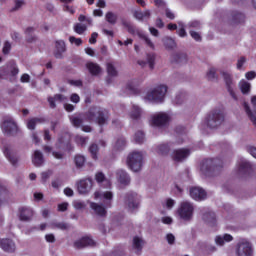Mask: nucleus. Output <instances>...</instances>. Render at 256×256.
Listing matches in <instances>:
<instances>
[{"label": "nucleus", "instance_id": "47", "mask_svg": "<svg viewBox=\"0 0 256 256\" xmlns=\"http://www.w3.org/2000/svg\"><path fill=\"white\" fill-rule=\"evenodd\" d=\"M106 68L109 77H117L118 72L113 63H107Z\"/></svg>", "mask_w": 256, "mask_h": 256}, {"label": "nucleus", "instance_id": "31", "mask_svg": "<svg viewBox=\"0 0 256 256\" xmlns=\"http://www.w3.org/2000/svg\"><path fill=\"white\" fill-rule=\"evenodd\" d=\"M171 147H173V142L167 143V144H160L157 147V153L158 155H161L162 157H165L169 155V151H171Z\"/></svg>", "mask_w": 256, "mask_h": 256}, {"label": "nucleus", "instance_id": "19", "mask_svg": "<svg viewBox=\"0 0 256 256\" xmlns=\"http://www.w3.org/2000/svg\"><path fill=\"white\" fill-rule=\"evenodd\" d=\"M33 215H35V212L33 209L29 207H22L19 208V219L20 221H23L25 223H29V221L33 220Z\"/></svg>", "mask_w": 256, "mask_h": 256}, {"label": "nucleus", "instance_id": "40", "mask_svg": "<svg viewBox=\"0 0 256 256\" xmlns=\"http://www.w3.org/2000/svg\"><path fill=\"white\" fill-rule=\"evenodd\" d=\"M122 25L127 29L128 33H130L131 35H135V33L137 35V33H140L139 30H137V28H135V26H133L131 22L127 20H122Z\"/></svg>", "mask_w": 256, "mask_h": 256}, {"label": "nucleus", "instance_id": "56", "mask_svg": "<svg viewBox=\"0 0 256 256\" xmlns=\"http://www.w3.org/2000/svg\"><path fill=\"white\" fill-rule=\"evenodd\" d=\"M14 3H15V5L12 8V11H19V9H21V7H23V5H25L24 0H15Z\"/></svg>", "mask_w": 256, "mask_h": 256}, {"label": "nucleus", "instance_id": "17", "mask_svg": "<svg viewBox=\"0 0 256 256\" xmlns=\"http://www.w3.org/2000/svg\"><path fill=\"white\" fill-rule=\"evenodd\" d=\"M251 171H253V168L251 167V163L247 160H242L239 165L238 169V175L242 179L245 177H249L251 175Z\"/></svg>", "mask_w": 256, "mask_h": 256}, {"label": "nucleus", "instance_id": "16", "mask_svg": "<svg viewBox=\"0 0 256 256\" xmlns=\"http://www.w3.org/2000/svg\"><path fill=\"white\" fill-rule=\"evenodd\" d=\"M190 197L194 199V201H205V199H207V192L205 189L195 186L190 188Z\"/></svg>", "mask_w": 256, "mask_h": 256}, {"label": "nucleus", "instance_id": "41", "mask_svg": "<svg viewBox=\"0 0 256 256\" xmlns=\"http://www.w3.org/2000/svg\"><path fill=\"white\" fill-rule=\"evenodd\" d=\"M239 87L243 95H248V93L251 91V83L241 80L239 82Z\"/></svg>", "mask_w": 256, "mask_h": 256}, {"label": "nucleus", "instance_id": "58", "mask_svg": "<svg viewBox=\"0 0 256 256\" xmlns=\"http://www.w3.org/2000/svg\"><path fill=\"white\" fill-rule=\"evenodd\" d=\"M70 43H74L77 47L83 45V40L81 38H76L75 36L69 37Z\"/></svg>", "mask_w": 256, "mask_h": 256}, {"label": "nucleus", "instance_id": "37", "mask_svg": "<svg viewBox=\"0 0 256 256\" xmlns=\"http://www.w3.org/2000/svg\"><path fill=\"white\" fill-rule=\"evenodd\" d=\"M174 105H183L187 103V94L180 92L178 93L174 100H173Z\"/></svg>", "mask_w": 256, "mask_h": 256}, {"label": "nucleus", "instance_id": "20", "mask_svg": "<svg viewBox=\"0 0 256 256\" xmlns=\"http://www.w3.org/2000/svg\"><path fill=\"white\" fill-rule=\"evenodd\" d=\"M155 59H157L155 53H148L146 54V60H138L137 63L140 67H147L148 65L149 69L153 70L155 69Z\"/></svg>", "mask_w": 256, "mask_h": 256}, {"label": "nucleus", "instance_id": "14", "mask_svg": "<svg viewBox=\"0 0 256 256\" xmlns=\"http://www.w3.org/2000/svg\"><path fill=\"white\" fill-rule=\"evenodd\" d=\"M189 155H191V150L187 148L176 149L172 152L171 158L175 161V163H183Z\"/></svg>", "mask_w": 256, "mask_h": 256}, {"label": "nucleus", "instance_id": "22", "mask_svg": "<svg viewBox=\"0 0 256 256\" xmlns=\"http://www.w3.org/2000/svg\"><path fill=\"white\" fill-rule=\"evenodd\" d=\"M0 247L5 251L6 253H15V249H17V246L15 245V242L9 238H4L0 240Z\"/></svg>", "mask_w": 256, "mask_h": 256}, {"label": "nucleus", "instance_id": "25", "mask_svg": "<svg viewBox=\"0 0 256 256\" xmlns=\"http://www.w3.org/2000/svg\"><path fill=\"white\" fill-rule=\"evenodd\" d=\"M90 209H92L95 215H98L99 217H106L107 215V209L103 204L90 202Z\"/></svg>", "mask_w": 256, "mask_h": 256}, {"label": "nucleus", "instance_id": "36", "mask_svg": "<svg viewBox=\"0 0 256 256\" xmlns=\"http://www.w3.org/2000/svg\"><path fill=\"white\" fill-rule=\"evenodd\" d=\"M143 245H145V241H143L141 237L136 236L133 238L132 247L136 253H139V251L143 249Z\"/></svg>", "mask_w": 256, "mask_h": 256}, {"label": "nucleus", "instance_id": "39", "mask_svg": "<svg viewBox=\"0 0 256 256\" xmlns=\"http://www.w3.org/2000/svg\"><path fill=\"white\" fill-rule=\"evenodd\" d=\"M53 229H60V231H69L71 229V224L67 222H53Z\"/></svg>", "mask_w": 256, "mask_h": 256}, {"label": "nucleus", "instance_id": "26", "mask_svg": "<svg viewBox=\"0 0 256 256\" xmlns=\"http://www.w3.org/2000/svg\"><path fill=\"white\" fill-rule=\"evenodd\" d=\"M32 163L35 167H42L45 163V156H43V152L41 150H35L32 154Z\"/></svg>", "mask_w": 256, "mask_h": 256}, {"label": "nucleus", "instance_id": "54", "mask_svg": "<svg viewBox=\"0 0 256 256\" xmlns=\"http://www.w3.org/2000/svg\"><path fill=\"white\" fill-rule=\"evenodd\" d=\"M134 141L135 143H143L145 141V134L142 132V131H138L135 133V136H134Z\"/></svg>", "mask_w": 256, "mask_h": 256}, {"label": "nucleus", "instance_id": "5", "mask_svg": "<svg viewBox=\"0 0 256 256\" xmlns=\"http://www.w3.org/2000/svg\"><path fill=\"white\" fill-rule=\"evenodd\" d=\"M193 213H195V206L189 201H182L176 211L177 217L186 223L193 220Z\"/></svg>", "mask_w": 256, "mask_h": 256}, {"label": "nucleus", "instance_id": "18", "mask_svg": "<svg viewBox=\"0 0 256 256\" xmlns=\"http://www.w3.org/2000/svg\"><path fill=\"white\" fill-rule=\"evenodd\" d=\"M196 249H198L201 253H205L206 255H211L217 252V246L210 244L209 242H198Z\"/></svg>", "mask_w": 256, "mask_h": 256}, {"label": "nucleus", "instance_id": "48", "mask_svg": "<svg viewBox=\"0 0 256 256\" xmlns=\"http://www.w3.org/2000/svg\"><path fill=\"white\" fill-rule=\"evenodd\" d=\"M74 163L77 169H81L85 165V156L83 155H76L74 158Z\"/></svg>", "mask_w": 256, "mask_h": 256}, {"label": "nucleus", "instance_id": "53", "mask_svg": "<svg viewBox=\"0 0 256 256\" xmlns=\"http://www.w3.org/2000/svg\"><path fill=\"white\" fill-rule=\"evenodd\" d=\"M75 141L78 145H81V147H85L87 145V142L89 141L88 137H83L81 135H77L75 137Z\"/></svg>", "mask_w": 256, "mask_h": 256}, {"label": "nucleus", "instance_id": "44", "mask_svg": "<svg viewBox=\"0 0 256 256\" xmlns=\"http://www.w3.org/2000/svg\"><path fill=\"white\" fill-rule=\"evenodd\" d=\"M105 19L107 21V23H109L110 25H115L117 23V14L113 13V12H107L105 14Z\"/></svg>", "mask_w": 256, "mask_h": 256}, {"label": "nucleus", "instance_id": "62", "mask_svg": "<svg viewBox=\"0 0 256 256\" xmlns=\"http://www.w3.org/2000/svg\"><path fill=\"white\" fill-rule=\"evenodd\" d=\"M190 35L195 41H201V34H199V32L190 30Z\"/></svg>", "mask_w": 256, "mask_h": 256}, {"label": "nucleus", "instance_id": "34", "mask_svg": "<svg viewBox=\"0 0 256 256\" xmlns=\"http://www.w3.org/2000/svg\"><path fill=\"white\" fill-rule=\"evenodd\" d=\"M244 109L246 111V115L249 117L250 121L256 127V109L251 110V108L249 107V104L247 103H244Z\"/></svg>", "mask_w": 256, "mask_h": 256}, {"label": "nucleus", "instance_id": "3", "mask_svg": "<svg viewBox=\"0 0 256 256\" xmlns=\"http://www.w3.org/2000/svg\"><path fill=\"white\" fill-rule=\"evenodd\" d=\"M165 95H167V85L161 84L148 91L144 96V101L146 103H163Z\"/></svg>", "mask_w": 256, "mask_h": 256}, {"label": "nucleus", "instance_id": "4", "mask_svg": "<svg viewBox=\"0 0 256 256\" xmlns=\"http://www.w3.org/2000/svg\"><path fill=\"white\" fill-rule=\"evenodd\" d=\"M222 167L223 162L218 158L206 159L201 163L200 170L206 177H213V175H217L221 171Z\"/></svg>", "mask_w": 256, "mask_h": 256}, {"label": "nucleus", "instance_id": "57", "mask_svg": "<svg viewBox=\"0 0 256 256\" xmlns=\"http://www.w3.org/2000/svg\"><path fill=\"white\" fill-rule=\"evenodd\" d=\"M10 51H11V43L9 41L4 42L2 53L4 55H9Z\"/></svg>", "mask_w": 256, "mask_h": 256}, {"label": "nucleus", "instance_id": "60", "mask_svg": "<svg viewBox=\"0 0 256 256\" xmlns=\"http://www.w3.org/2000/svg\"><path fill=\"white\" fill-rule=\"evenodd\" d=\"M36 126H37V122H35V118H32L27 122V127L28 129H30V131H34Z\"/></svg>", "mask_w": 256, "mask_h": 256}, {"label": "nucleus", "instance_id": "55", "mask_svg": "<svg viewBox=\"0 0 256 256\" xmlns=\"http://www.w3.org/2000/svg\"><path fill=\"white\" fill-rule=\"evenodd\" d=\"M89 153L92 155V158L97 159V154L99 153V146L97 144H92L89 147Z\"/></svg>", "mask_w": 256, "mask_h": 256}, {"label": "nucleus", "instance_id": "52", "mask_svg": "<svg viewBox=\"0 0 256 256\" xmlns=\"http://www.w3.org/2000/svg\"><path fill=\"white\" fill-rule=\"evenodd\" d=\"M74 31L75 33H77L78 35H83L84 31H87V25L85 24H81V23H77L74 26Z\"/></svg>", "mask_w": 256, "mask_h": 256}, {"label": "nucleus", "instance_id": "7", "mask_svg": "<svg viewBox=\"0 0 256 256\" xmlns=\"http://www.w3.org/2000/svg\"><path fill=\"white\" fill-rule=\"evenodd\" d=\"M1 129L7 137H15L17 133H19V127L17 126V123L15 120L11 117L4 118Z\"/></svg>", "mask_w": 256, "mask_h": 256}, {"label": "nucleus", "instance_id": "6", "mask_svg": "<svg viewBox=\"0 0 256 256\" xmlns=\"http://www.w3.org/2000/svg\"><path fill=\"white\" fill-rule=\"evenodd\" d=\"M127 166L134 173H139L143 169V152L133 151L128 154L126 159Z\"/></svg>", "mask_w": 256, "mask_h": 256}, {"label": "nucleus", "instance_id": "27", "mask_svg": "<svg viewBox=\"0 0 256 256\" xmlns=\"http://www.w3.org/2000/svg\"><path fill=\"white\" fill-rule=\"evenodd\" d=\"M66 100H67V97H65V95L63 94H55L54 96H49L47 98V101L51 109H55V107H57V104H55V102L63 103V101H66Z\"/></svg>", "mask_w": 256, "mask_h": 256}, {"label": "nucleus", "instance_id": "13", "mask_svg": "<svg viewBox=\"0 0 256 256\" xmlns=\"http://www.w3.org/2000/svg\"><path fill=\"white\" fill-rule=\"evenodd\" d=\"M152 124L154 127L163 128L169 124V116L163 112L156 113L152 116Z\"/></svg>", "mask_w": 256, "mask_h": 256}, {"label": "nucleus", "instance_id": "43", "mask_svg": "<svg viewBox=\"0 0 256 256\" xmlns=\"http://www.w3.org/2000/svg\"><path fill=\"white\" fill-rule=\"evenodd\" d=\"M131 119H140L141 118V108L137 105L132 106V110L130 112Z\"/></svg>", "mask_w": 256, "mask_h": 256}, {"label": "nucleus", "instance_id": "35", "mask_svg": "<svg viewBox=\"0 0 256 256\" xmlns=\"http://www.w3.org/2000/svg\"><path fill=\"white\" fill-rule=\"evenodd\" d=\"M10 197L11 194L9 193V190H7L5 186H0V205H3V203H7Z\"/></svg>", "mask_w": 256, "mask_h": 256}, {"label": "nucleus", "instance_id": "28", "mask_svg": "<svg viewBox=\"0 0 256 256\" xmlns=\"http://www.w3.org/2000/svg\"><path fill=\"white\" fill-rule=\"evenodd\" d=\"M86 68L88 69L89 73L93 75L94 77H97L98 75H101L103 69H101V66L99 64L94 62H88L86 63Z\"/></svg>", "mask_w": 256, "mask_h": 256}, {"label": "nucleus", "instance_id": "51", "mask_svg": "<svg viewBox=\"0 0 256 256\" xmlns=\"http://www.w3.org/2000/svg\"><path fill=\"white\" fill-rule=\"evenodd\" d=\"M72 205L77 211H81L85 209V207H87V204H85V202L81 200H74Z\"/></svg>", "mask_w": 256, "mask_h": 256}, {"label": "nucleus", "instance_id": "24", "mask_svg": "<svg viewBox=\"0 0 256 256\" xmlns=\"http://www.w3.org/2000/svg\"><path fill=\"white\" fill-rule=\"evenodd\" d=\"M67 51V46L65 45V41L57 40L55 42V52L54 56L56 59H63V54Z\"/></svg>", "mask_w": 256, "mask_h": 256}, {"label": "nucleus", "instance_id": "21", "mask_svg": "<svg viewBox=\"0 0 256 256\" xmlns=\"http://www.w3.org/2000/svg\"><path fill=\"white\" fill-rule=\"evenodd\" d=\"M94 199H103L104 200V204L106 205V207H111V202L113 201V192H95L94 193Z\"/></svg>", "mask_w": 256, "mask_h": 256}, {"label": "nucleus", "instance_id": "38", "mask_svg": "<svg viewBox=\"0 0 256 256\" xmlns=\"http://www.w3.org/2000/svg\"><path fill=\"white\" fill-rule=\"evenodd\" d=\"M133 15L138 21H143V19H149L151 17V11H135Z\"/></svg>", "mask_w": 256, "mask_h": 256}, {"label": "nucleus", "instance_id": "1", "mask_svg": "<svg viewBox=\"0 0 256 256\" xmlns=\"http://www.w3.org/2000/svg\"><path fill=\"white\" fill-rule=\"evenodd\" d=\"M91 121H95L100 127L107 125V121H109V111L101 107L93 106L86 113L70 116L71 125L76 129L81 128L83 123Z\"/></svg>", "mask_w": 256, "mask_h": 256}, {"label": "nucleus", "instance_id": "9", "mask_svg": "<svg viewBox=\"0 0 256 256\" xmlns=\"http://www.w3.org/2000/svg\"><path fill=\"white\" fill-rule=\"evenodd\" d=\"M8 75H10V77H17V75H19V68L15 61H10L0 67V79H2V77H8Z\"/></svg>", "mask_w": 256, "mask_h": 256}, {"label": "nucleus", "instance_id": "2", "mask_svg": "<svg viewBox=\"0 0 256 256\" xmlns=\"http://www.w3.org/2000/svg\"><path fill=\"white\" fill-rule=\"evenodd\" d=\"M225 121V114L220 108L211 110L205 118V125L208 129H219Z\"/></svg>", "mask_w": 256, "mask_h": 256}, {"label": "nucleus", "instance_id": "33", "mask_svg": "<svg viewBox=\"0 0 256 256\" xmlns=\"http://www.w3.org/2000/svg\"><path fill=\"white\" fill-rule=\"evenodd\" d=\"M162 42L165 49H167L168 51H173V49L177 47V43L175 42V40L169 36L164 37L162 39Z\"/></svg>", "mask_w": 256, "mask_h": 256}, {"label": "nucleus", "instance_id": "63", "mask_svg": "<svg viewBox=\"0 0 256 256\" xmlns=\"http://www.w3.org/2000/svg\"><path fill=\"white\" fill-rule=\"evenodd\" d=\"M68 207H69V203H67V202L58 204V211L64 213V211H67Z\"/></svg>", "mask_w": 256, "mask_h": 256}, {"label": "nucleus", "instance_id": "50", "mask_svg": "<svg viewBox=\"0 0 256 256\" xmlns=\"http://www.w3.org/2000/svg\"><path fill=\"white\" fill-rule=\"evenodd\" d=\"M208 81H217V70L210 68L206 74Z\"/></svg>", "mask_w": 256, "mask_h": 256}, {"label": "nucleus", "instance_id": "23", "mask_svg": "<svg viewBox=\"0 0 256 256\" xmlns=\"http://www.w3.org/2000/svg\"><path fill=\"white\" fill-rule=\"evenodd\" d=\"M95 240H92L89 237H83L74 242L75 249H85V247H94Z\"/></svg>", "mask_w": 256, "mask_h": 256}, {"label": "nucleus", "instance_id": "64", "mask_svg": "<svg viewBox=\"0 0 256 256\" xmlns=\"http://www.w3.org/2000/svg\"><path fill=\"white\" fill-rule=\"evenodd\" d=\"M166 241L169 243V245H173L175 243V235L171 233L167 234Z\"/></svg>", "mask_w": 256, "mask_h": 256}, {"label": "nucleus", "instance_id": "49", "mask_svg": "<svg viewBox=\"0 0 256 256\" xmlns=\"http://www.w3.org/2000/svg\"><path fill=\"white\" fill-rule=\"evenodd\" d=\"M126 145L127 141L125 140V138H119L114 145V149H116L117 151H122V149H125Z\"/></svg>", "mask_w": 256, "mask_h": 256}, {"label": "nucleus", "instance_id": "42", "mask_svg": "<svg viewBox=\"0 0 256 256\" xmlns=\"http://www.w3.org/2000/svg\"><path fill=\"white\" fill-rule=\"evenodd\" d=\"M203 221L209 223L210 225H215V213L214 212H206L202 216Z\"/></svg>", "mask_w": 256, "mask_h": 256}, {"label": "nucleus", "instance_id": "11", "mask_svg": "<svg viewBox=\"0 0 256 256\" xmlns=\"http://www.w3.org/2000/svg\"><path fill=\"white\" fill-rule=\"evenodd\" d=\"M3 153L9 163H11L13 167H17L19 163V156L17 155V150L15 149V147L11 145L4 146Z\"/></svg>", "mask_w": 256, "mask_h": 256}, {"label": "nucleus", "instance_id": "15", "mask_svg": "<svg viewBox=\"0 0 256 256\" xmlns=\"http://www.w3.org/2000/svg\"><path fill=\"white\" fill-rule=\"evenodd\" d=\"M221 75L225 81L228 93L231 95L232 99L237 101V94H235V90L233 88V77H231V74L228 72H221Z\"/></svg>", "mask_w": 256, "mask_h": 256}, {"label": "nucleus", "instance_id": "29", "mask_svg": "<svg viewBox=\"0 0 256 256\" xmlns=\"http://www.w3.org/2000/svg\"><path fill=\"white\" fill-rule=\"evenodd\" d=\"M117 179L121 185H129L131 183V178L129 177V174L125 170H118L116 172Z\"/></svg>", "mask_w": 256, "mask_h": 256}, {"label": "nucleus", "instance_id": "30", "mask_svg": "<svg viewBox=\"0 0 256 256\" xmlns=\"http://www.w3.org/2000/svg\"><path fill=\"white\" fill-rule=\"evenodd\" d=\"M232 240H233V236H231L230 234H224L222 236L218 235L214 239L216 245H218L219 247H223L225 243H231Z\"/></svg>", "mask_w": 256, "mask_h": 256}, {"label": "nucleus", "instance_id": "45", "mask_svg": "<svg viewBox=\"0 0 256 256\" xmlns=\"http://www.w3.org/2000/svg\"><path fill=\"white\" fill-rule=\"evenodd\" d=\"M137 35L140 39H142V41H144V43H146V45H148V47H150V49H155V44H153L151 38H148L145 34L141 32H137Z\"/></svg>", "mask_w": 256, "mask_h": 256}, {"label": "nucleus", "instance_id": "8", "mask_svg": "<svg viewBox=\"0 0 256 256\" xmlns=\"http://www.w3.org/2000/svg\"><path fill=\"white\" fill-rule=\"evenodd\" d=\"M125 204L130 213H135L141 205V197L136 192H128L125 197Z\"/></svg>", "mask_w": 256, "mask_h": 256}, {"label": "nucleus", "instance_id": "46", "mask_svg": "<svg viewBox=\"0 0 256 256\" xmlns=\"http://www.w3.org/2000/svg\"><path fill=\"white\" fill-rule=\"evenodd\" d=\"M233 23H243L245 21V15L240 12H232Z\"/></svg>", "mask_w": 256, "mask_h": 256}, {"label": "nucleus", "instance_id": "59", "mask_svg": "<svg viewBox=\"0 0 256 256\" xmlns=\"http://www.w3.org/2000/svg\"><path fill=\"white\" fill-rule=\"evenodd\" d=\"M187 26L189 27V29H201V22L192 21V22H189Z\"/></svg>", "mask_w": 256, "mask_h": 256}, {"label": "nucleus", "instance_id": "61", "mask_svg": "<svg viewBox=\"0 0 256 256\" xmlns=\"http://www.w3.org/2000/svg\"><path fill=\"white\" fill-rule=\"evenodd\" d=\"M246 62L247 59L245 57H240L236 64L237 69H242L243 65H245Z\"/></svg>", "mask_w": 256, "mask_h": 256}, {"label": "nucleus", "instance_id": "10", "mask_svg": "<svg viewBox=\"0 0 256 256\" xmlns=\"http://www.w3.org/2000/svg\"><path fill=\"white\" fill-rule=\"evenodd\" d=\"M237 256H253V245L249 241L241 240L236 247Z\"/></svg>", "mask_w": 256, "mask_h": 256}, {"label": "nucleus", "instance_id": "12", "mask_svg": "<svg viewBox=\"0 0 256 256\" xmlns=\"http://www.w3.org/2000/svg\"><path fill=\"white\" fill-rule=\"evenodd\" d=\"M77 189L80 195H88V193H91V189H93V179L91 178L81 179L77 183Z\"/></svg>", "mask_w": 256, "mask_h": 256}, {"label": "nucleus", "instance_id": "32", "mask_svg": "<svg viewBox=\"0 0 256 256\" xmlns=\"http://www.w3.org/2000/svg\"><path fill=\"white\" fill-rule=\"evenodd\" d=\"M172 63L176 65H185L187 63V54L185 53H176L172 56Z\"/></svg>", "mask_w": 256, "mask_h": 256}]
</instances>
